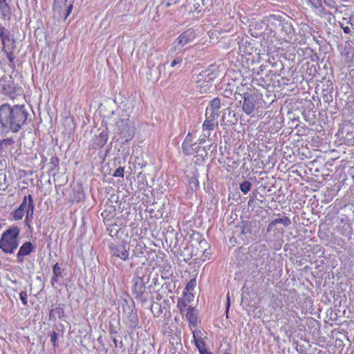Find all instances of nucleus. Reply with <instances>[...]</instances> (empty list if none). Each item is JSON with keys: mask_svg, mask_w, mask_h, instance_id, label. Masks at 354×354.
<instances>
[{"mask_svg": "<svg viewBox=\"0 0 354 354\" xmlns=\"http://www.w3.org/2000/svg\"><path fill=\"white\" fill-rule=\"evenodd\" d=\"M28 113L24 105L4 104L0 107V122L3 127L9 128L12 132H17L26 123Z\"/></svg>", "mask_w": 354, "mask_h": 354, "instance_id": "nucleus-1", "label": "nucleus"}, {"mask_svg": "<svg viewBox=\"0 0 354 354\" xmlns=\"http://www.w3.org/2000/svg\"><path fill=\"white\" fill-rule=\"evenodd\" d=\"M242 110L248 115H252L256 111L264 109L267 103L263 98V95L257 91L244 93L243 95Z\"/></svg>", "mask_w": 354, "mask_h": 354, "instance_id": "nucleus-2", "label": "nucleus"}, {"mask_svg": "<svg viewBox=\"0 0 354 354\" xmlns=\"http://www.w3.org/2000/svg\"><path fill=\"white\" fill-rule=\"evenodd\" d=\"M19 229L10 227L2 233L0 249L6 254H12L19 246Z\"/></svg>", "mask_w": 354, "mask_h": 354, "instance_id": "nucleus-3", "label": "nucleus"}, {"mask_svg": "<svg viewBox=\"0 0 354 354\" xmlns=\"http://www.w3.org/2000/svg\"><path fill=\"white\" fill-rule=\"evenodd\" d=\"M0 39L2 42V50L6 54L8 60L13 63L15 59L14 50L15 40L12 37L10 32L3 26H0Z\"/></svg>", "mask_w": 354, "mask_h": 354, "instance_id": "nucleus-4", "label": "nucleus"}, {"mask_svg": "<svg viewBox=\"0 0 354 354\" xmlns=\"http://www.w3.org/2000/svg\"><path fill=\"white\" fill-rule=\"evenodd\" d=\"M131 283V293L134 298L142 304L145 303L147 301V297L145 296L146 292L145 282L143 277L139 275L138 270L135 273Z\"/></svg>", "mask_w": 354, "mask_h": 354, "instance_id": "nucleus-5", "label": "nucleus"}, {"mask_svg": "<svg viewBox=\"0 0 354 354\" xmlns=\"http://www.w3.org/2000/svg\"><path fill=\"white\" fill-rule=\"evenodd\" d=\"M218 68L216 65H210L207 69L200 73L197 82L201 88L209 87L212 85L213 81L218 77Z\"/></svg>", "mask_w": 354, "mask_h": 354, "instance_id": "nucleus-6", "label": "nucleus"}, {"mask_svg": "<svg viewBox=\"0 0 354 354\" xmlns=\"http://www.w3.org/2000/svg\"><path fill=\"white\" fill-rule=\"evenodd\" d=\"M207 245L206 242H196V244H191V258L194 257V259H200L203 261L209 259V252H207L205 246Z\"/></svg>", "mask_w": 354, "mask_h": 354, "instance_id": "nucleus-7", "label": "nucleus"}, {"mask_svg": "<svg viewBox=\"0 0 354 354\" xmlns=\"http://www.w3.org/2000/svg\"><path fill=\"white\" fill-rule=\"evenodd\" d=\"M116 128L118 133L121 136L122 138L125 140L131 139L133 136V131L131 130L130 120L127 119H120L116 122Z\"/></svg>", "mask_w": 354, "mask_h": 354, "instance_id": "nucleus-8", "label": "nucleus"}, {"mask_svg": "<svg viewBox=\"0 0 354 354\" xmlns=\"http://www.w3.org/2000/svg\"><path fill=\"white\" fill-rule=\"evenodd\" d=\"M188 148L189 153L183 150V152L185 156H194L196 158V162L201 163L204 162L207 155V151L204 147L201 146L196 142H194L193 145L188 146Z\"/></svg>", "mask_w": 354, "mask_h": 354, "instance_id": "nucleus-9", "label": "nucleus"}, {"mask_svg": "<svg viewBox=\"0 0 354 354\" xmlns=\"http://www.w3.org/2000/svg\"><path fill=\"white\" fill-rule=\"evenodd\" d=\"M73 6L72 3L67 4V0H55L53 5V12L61 15L64 10H65L64 20H66L71 15Z\"/></svg>", "mask_w": 354, "mask_h": 354, "instance_id": "nucleus-10", "label": "nucleus"}, {"mask_svg": "<svg viewBox=\"0 0 354 354\" xmlns=\"http://www.w3.org/2000/svg\"><path fill=\"white\" fill-rule=\"evenodd\" d=\"M196 38L195 30L192 28H189L182 32L174 41V44L183 47L185 45L193 41Z\"/></svg>", "mask_w": 354, "mask_h": 354, "instance_id": "nucleus-11", "label": "nucleus"}, {"mask_svg": "<svg viewBox=\"0 0 354 354\" xmlns=\"http://www.w3.org/2000/svg\"><path fill=\"white\" fill-rule=\"evenodd\" d=\"M35 248L31 242L26 241L19 248L17 254V261L19 263L24 262V257L30 254L33 251H35Z\"/></svg>", "mask_w": 354, "mask_h": 354, "instance_id": "nucleus-12", "label": "nucleus"}, {"mask_svg": "<svg viewBox=\"0 0 354 354\" xmlns=\"http://www.w3.org/2000/svg\"><path fill=\"white\" fill-rule=\"evenodd\" d=\"M18 207L21 208L24 212L25 210L26 211V221H27L30 212V216H32L35 209V203L32 196L31 194L25 196L23 198L22 203Z\"/></svg>", "mask_w": 354, "mask_h": 354, "instance_id": "nucleus-13", "label": "nucleus"}, {"mask_svg": "<svg viewBox=\"0 0 354 354\" xmlns=\"http://www.w3.org/2000/svg\"><path fill=\"white\" fill-rule=\"evenodd\" d=\"M15 140L12 138H6L0 140V156L7 157L9 153L12 156L11 149Z\"/></svg>", "mask_w": 354, "mask_h": 354, "instance_id": "nucleus-14", "label": "nucleus"}, {"mask_svg": "<svg viewBox=\"0 0 354 354\" xmlns=\"http://www.w3.org/2000/svg\"><path fill=\"white\" fill-rule=\"evenodd\" d=\"M110 248L111 252L113 256L118 257L124 261L128 259L129 254L124 245H113L111 246Z\"/></svg>", "mask_w": 354, "mask_h": 354, "instance_id": "nucleus-15", "label": "nucleus"}, {"mask_svg": "<svg viewBox=\"0 0 354 354\" xmlns=\"http://www.w3.org/2000/svg\"><path fill=\"white\" fill-rule=\"evenodd\" d=\"M209 109H206V118L203 124V130H214L218 125V122L216 121V115H209L207 116Z\"/></svg>", "mask_w": 354, "mask_h": 354, "instance_id": "nucleus-16", "label": "nucleus"}, {"mask_svg": "<svg viewBox=\"0 0 354 354\" xmlns=\"http://www.w3.org/2000/svg\"><path fill=\"white\" fill-rule=\"evenodd\" d=\"M187 320L191 327H196L198 324V317L194 307L189 306L185 314Z\"/></svg>", "mask_w": 354, "mask_h": 354, "instance_id": "nucleus-17", "label": "nucleus"}, {"mask_svg": "<svg viewBox=\"0 0 354 354\" xmlns=\"http://www.w3.org/2000/svg\"><path fill=\"white\" fill-rule=\"evenodd\" d=\"M278 223H281L283 226L288 227L291 224V221L290 218L286 216H283L282 218H275L270 223L268 226L267 231H272L275 225Z\"/></svg>", "mask_w": 354, "mask_h": 354, "instance_id": "nucleus-18", "label": "nucleus"}, {"mask_svg": "<svg viewBox=\"0 0 354 354\" xmlns=\"http://www.w3.org/2000/svg\"><path fill=\"white\" fill-rule=\"evenodd\" d=\"M62 277V269L59 263H56L53 267V277L50 279L52 286H54L57 283L59 277Z\"/></svg>", "mask_w": 354, "mask_h": 354, "instance_id": "nucleus-19", "label": "nucleus"}, {"mask_svg": "<svg viewBox=\"0 0 354 354\" xmlns=\"http://www.w3.org/2000/svg\"><path fill=\"white\" fill-rule=\"evenodd\" d=\"M129 312L128 313L127 319L131 324V327L136 328L138 324V317L137 311L129 306Z\"/></svg>", "mask_w": 354, "mask_h": 354, "instance_id": "nucleus-20", "label": "nucleus"}, {"mask_svg": "<svg viewBox=\"0 0 354 354\" xmlns=\"http://www.w3.org/2000/svg\"><path fill=\"white\" fill-rule=\"evenodd\" d=\"M0 13L5 20H10L11 17V9L7 2L0 3Z\"/></svg>", "mask_w": 354, "mask_h": 354, "instance_id": "nucleus-21", "label": "nucleus"}, {"mask_svg": "<svg viewBox=\"0 0 354 354\" xmlns=\"http://www.w3.org/2000/svg\"><path fill=\"white\" fill-rule=\"evenodd\" d=\"M64 316V310L61 307L53 308L49 312V319L55 320L57 318L62 319Z\"/></svg>", "mask_w": 354, "mask_h": 354, "instance_id": "nucleus-22", "label": "nucleus"}, {"mask_svg": "<svg viewBox=\"0 0 354 354\" xmlns=\"http://www.w3.org/2000/svg\"><path fill=\"white\" fill-rule=\"evenodd\" d=\"M221 108V100L215 97L210 101L209 110H211V115L218 116V110Z\"/></svg>", "mask_w": 354, "mask_h": 354, "instance_id": "nucleus-23", "label": "nucleus"}, {"mask_svg": "<svg viewBox=\"0 0 354 354\" xmlns=\"http://www.w3.org/2000/svg\"><path fill=\"white\" fill-rule=\"evenodd\" d=\"M192 334H193L194 344H195L196 346L197 347V348L198 349V351L200 350L203 349V348L206 347L205 343L203 341V339H202V337L197 336L196 330H193Z\"/></svg>", "mask_w": 354, "mask_h": 354, "instance_id": "nucleus-24", "label": "nucleus"}, {"mask_svg": "<svg viewBox=\"0 0 354 354\" xmlns=\"http://www.w3.org/2000/svg\"><path fill=\"white\" fill-rule=\"evenodd\" d=\"M3 91L6 94H14L17 91V86L14 82L4 84L2 86Z\"/></svg>", "mask_w": 354, "mask_h": 354, "instance_id": "nucleus-25", "label": "nucleus"}, {"mask_svg": "<svg viewBox=\"0 0 354 354\" xmlns=\"http://www.w3.org/2000/svg\"><path fill=\"white\" fill-rule=\"evenodd\" d=\"M192 141H193V136L191 133H188L187 135L186 136L184 141L183 142L182 150H185V151H186V152L189 153L188 146H190L194 144L192 142Z\"/></svg>", "mask_w": 354, "mask_h": 354, "instance_id": "nucleus-26", "label": "nucleus"}, {"mask_svg": "<svg viewBox=\"0 0 354 354\" xmlns=\"http://www.w3.org/2000/svg\"><path fill=\"white\" fill-rule=\"evenodd\" d=\"M24 212L21 208L17 207L10 213V215L14 221H19L23 218Z\"/></svg>", "mask_w": 354, "mask_h": 354, "instance_id": "nucleus-27", "label": "nucleus"}, {"mask_svg": "<svg viewBox=\"0 0 354 354\" xmlns=\"http://www.w3.org/2000/svg\"><path fill=\"white\" fill-rule=\"evenodd\" d=\"M308 3L312 8L322 11L323 9L322 0H308Z\"/></svg>", "mask_w": 354, "mask_h": 354, "instance_id": "nucleus-28", "label": "nucleus"}, {"mask_svg": "<svg viewBox=\"0 0 354 354\" xmlns=\"http://www.w3.org/2000/svg\"><path fill=\"white\" fill-rule=\"evenodd\" d=\"M188 301L183 298L178 299L177 302V308L180 313L183 314L187 306Z\"/></svg>", "mask_w": 354, "mask_h": 354, "instance_id": "nucleus-29", "label": "nucleus"}, {"mask_svg": "<svg viewBox=\"0 0 354 354\" xmlns=\"http://www.w3.org/2000/svg\"><path fill=\"white\" fill-rule=\"evenodd\" d=\"M251 187V183L248 180H245L240 184V189L244 194H246L250 192Z\"/></svg>", "mask_w": 354, "mask_h": 354, "instance_id": "nucleus-30", "label": "nucleus"}, {"mask_svg": "<svg viewBox=\"0 0 354 354\" xmlns=\"http://www.w3.org/2000/svg\"><path fill=\"white\" fill-rule=\"evenodd\" d=\"M59 334L56 331H53L50 334V342L54 347L55 348L58 346L57 344V339H58Z\"/></svg>", "mask_w": 354, "mask_h": 354, "instance_id": "nucleus-31", "label": "nucleus"}, {"mask_svg": "<svg viewBox=\"0 0 354 354\" xmlns=\"http://www.w3.org/2000/svg\"><path fill=\"white\" fill-rule=\"evenodd\" d=\"M19 298L24 305L28 304V295L26 291H21L19 294Z\"/></svg>", "mask_w": 354, "mask_h": 354, "instance_id": "nucleus-32", "label": "nucleus"}, {"mask_svg": "<svg viewBox=\"0 0 354 354\" xmlns=\"http://www.w3.org/2000/svg\"><path fill=\"white\" fill-rule=\"evenodd\" d=\"M196 286V279H191L186 285L185 286V290L187 291H190L194 289V288Z\"/></svg>", "mask_w": 354, "mask_h": 354, "instance_id": "nucleus-33", "label": "nucleus"}, {"mask_svg": "<svg viewBox=\"0 0 354 354\" xmlns=\"http://www.w3.org/2000/svg\"><path fill=\"white\" fill-rule=\"evenodd\" d=\"M99 139H100V144L104 145L106 143L108 136L107 134L104 132H101L98 136Z\"/></svg>", "mask_w": 354, "mask_h": 354, "instance_id": "nucleus-34", "label": "nucleus"}, {"mask_svg": "<svg viewBox=\"0 0 354 354\" xmlns=\"http://www.w3.org/2000/svg\"><path fill=\"white\" fill-rule=\"evenodd\" d=\"M124 173V168L122 167H120L115 171V172L113 174V176L123 178Z\"/></svg>", "mask_w": 354, "mask_h": 354, "instance_id": "nucleus-35", "label": "nucleus"}, {"mask_svg": "<svg viewBox=\"0 0 354 354\" xmlns=\"http://www.w3.org/2000/svg\"><path fill=\"white\" fill-rule=\"evenodd\" d=\"M183 61V59L180 57H176L171 63V67H174L176 64H180Z\"/></svg>", "mask_w": 354, "mask_h": 354, "instance_id": "nucleus-36", "label": "nucleus"}, {"mask_svg": "<svg viewBox=\"0 0 354 354\" xmlns=\"http://www.w3.org/2000/svg\"><path fill=\"white\" fill-rule=\"evenodd\" d=\"M226 300L227 301H226V310H225V313H226V314H227L228 311H229L230 306V297L229 293H227V295Z\"/></svg>", "mask_w": 354, "mask_h": 354, "instance_id": "nucleus-37", "label": "nucleus"}, {"mask_svg": "<svg viewBox=\"0 0 354 354\" xmlns=\"http://www.w3.org/2000/svg\"><path fill=\"white\" fill-rule=\"evenodd\" d=\"M349 24L352 28L354 30V13L351 14L349 17Z\"/></svg>", "mask_w": 354, "mask_h": 354, "instance_id": "nucleus-38", "label": "nucleus"}, {"mask_svg": "<svg viewBox=\"0 0 354 354\" xmlns=\"http://www.w3.org/2000/svg\"><path fill=\"white\" fill-rule=\"evenodd\" d=\"M200 354H212V352L207 350L206 347L199 351Z\"/></svg>", "mask_w": 354, "mask_h": 354, "instance_id": "nucleus-39", "label": "nucleus"}, {"mask_svg": "<svg viewBox=\"0 0 354 354\" xmlns=\"http://www.w3.org/2000/svg\"><path fill=\"white\" fill-rule=\"evenodd\" d=\"M194 7V12H196L197 13H199L201 12V10H200L201 6L198 3H195Z\"/></svg>", "mask_w": 354, "mask_h": 354, "instance_id": "nucleus-40", "label": "nucleus"}, {"mask_svg": "<svg viewBox=\"0 0 354 354\" xmlns=\"http://www.w3.org/2000/svg\"><path fill=\"white\" fill-rule=\"evenodd\" d=\"M342 28L344 33L349 34L351 32V29L348 26H345V27L342 26Z\"/></svg>", "mask_w": 354, "mask_h": 354, "instance_id": "nucleus-41", "label": "nucleus"}, {"mask_svg": "<svg viewBox=\"0 0 354 354\" xmlns=\"http://www.w3.org/2000/svg\"><path fill=\"white\" fill-rule=\"evenodd\" d=\"M7 0H0V3H4L6 2Z\"/></svg>", "mask_w": 354, "mask_h": 354, "instance_id": "nucleus-42", "label": "nucleus"}, {"mask_svg": "<svg viewBox=\"0 0 354 354\" xmlns=\"http://www.w3.org/2000/svg\"><path fill=\"white\" fill-rule=\"evenodd\" d=\"M224 354H231V353H225Z\"/></svg>", "mask_w": 354, "mask_h": 354, "instance_id": "nucleus-43", "label": "nucleus"}]
</instances>
